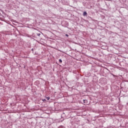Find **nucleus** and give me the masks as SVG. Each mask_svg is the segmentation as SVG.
<instances>
[{"instance_id": "20e7f679", "label": "nucleus", "mask_w": 128, "mask_h": 128, "mask_svg": "<svg viewBox=\"0 0 128 128\" xmlns=\"http://www.w3.org/2000/svg\"><path fill=\"white\" fill-rule=\"evenodd\" d=\"M46 99L43 100V102H46Z\"/></svg>"}, {"instance_id": "f257e3e1", "label": "nucleus", "mask_w": 128, "mask_h": 128, "mask_svg": "<svg viewBox=\"0 0 128 128\" xmlns=\"http://www.w3.org/2000/svg\"><path fill=\"white\" fill-rule=\"evenodd\" d=\"M86 14H88L86 13V12H84V13H83V16H86Z\"/></svg>"}, {"instance_id": "39448f33", "label": "nucleus", "mask_w": 128, "mask_h": 128, "mask_svg": "<svg viewBox=\"0 0 128 128\" xmlns=\"http://www.w3.org/2000/svg\"><path fill=\"white\" fill-rule=\"evenodd\" d=\"M66 36H68V34H66Z\"/></svg>"}, {"instance_id": "f03ea898", "label": "nucleus", "mask_w": 128, "mask_h": 128, "mask_svg": "<svg viewBox=\"0 0 128 128\" xmlns=\"http://www.w3.org/2000/svg\"><path fill=\"white\" fill-rule=\"evenodd\" d=\"M59 62H62V59H60V60H59Z\"/></svg>"}, {"instance_id": "7ed1b4c3", "label": "nucleus", "mask_w": 128, "mask_h": 128, "mask_svg": "<svg viewBox=\"0 0 128 128\" xmlns=\"http://www.w3.org/2000/svg\"><path fill=\"white\" fill-rule=\"evenodd\" d=\"M46 98L47 100H48L50 98V97H47V98Z\"/></svg>"}]
</instances>
